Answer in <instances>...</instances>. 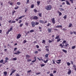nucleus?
<instances>
[{
	"mask_svg": "<svg viewBox=\"0 0 76 76\" xmlns=\"http://www.w3.org/2000/svg\"><path fill=\"white\" fill-rule=\"evenodd\" d=\"M37 3L38 5L39 6L40 4V1H37Z\"/></svg>",
	"mask_w": 76,
	"mask_h": 76,
	"instance_id": "17",
	"label": "nucleus"
},
{
	"mask_svg": "<svg viewBox=\"0 0 76 76\" xmlns=\"http://www.w3.org/2000/svg\"><path fill=\"white\" fill-rule=\"evenodd\" d=\"M50 76H54V75L53 73H51V74H50Z\"/></svg>",
	"mask_w": 76,
	"mask_h": 76,
	"instance_id": "44",
	"label": "nucleus"
},
{
	"mask_svg": "<svg viewBox=\"0 0 76 76\" xmlns=\"http://www.w3.org/2000/svg\"><path fill=\"white\" fill-rule=\"evenodd\" d=\"M51 29H52V28H48V32L49 33H50V32H51Z\"/></svg>",
	"mask_w": 76,
	"mask_h": 76,
	"instance_id": "12",
	"label": "nucleus"
},
{
	"mask_svg": "<svg viewBox=\"0 0 76 76\" xmlns=\"http://www.w3.org/2000/svg\"><path fill=\"white\" fill-rule=\"evenodd\" d=\"M5 62L3 63V64H6V63H7V60H5Z\"/></svg>",
	"mask_w": 76,
	"mask_h": 76,
	"instance_id": "36",
	"label": "nucleus"
},
{
	"mask_svg": "<svg viewBox=\"0 0 76 76\" xmlns=\"http://www.w3.org/2000/svg\"><path fill=\"white\" fill-rule=\"evenodd\" d=\"M19 8L18 6H17L15 8V9H18Z\"/></svg>",
	"mask_w": 76,
	"mask_h": 76,
	"instance_id": "57",
	"label": "nucleus"
},
{
	"mask_svg": "<svg viewBox=\"0 0 76 76\" xmlns=\"http://www.w3.org/2000/svg\"><path fill=\"white\" fill-rule=\"evenodd\" d=\"M70 1H71V3H73V0H69Z\"/></svg>",
	"mask_w": 76,
	"mask_h": 76,
	"instance_id": "41",
	"label": "nucleus"
},
{
	"mask_svg": "<svg viewBox=\"0 0 76 76\" xmlns=\"http://www.w3.org/2000/svg\"><path fill=\"white\" fill-rule=\"evenodd\" d=\"M71 70L69 69L68 72L67 73V74L68 75H70V74H71Z\"/></svg>",
	"mask_w": 76,
	"mask_h": 76,
	"instance_id": "14",
	"label": "nucleus"
},
{
	"mask_svg": "<svg viewBox=\"0 0 76 76\" xmlns=\"http://www.w3.org/2000/svg\"><path fill=\"white\" fill-rule=\"evenodd\" d=\"M36 47L37 48H39V46L38 45H36Z\"/></svg>",
	"mask_w": 76,
	"mask_h": 76,
	"instance_id": "62",
	"label": "nucleus"
},
{
	"mask_svg": "<svg viewBox=\"0 0 76 76\" xmlns=\"http://www.w3.org/2000/svg\"><path fill=\"white\" fill-rule=\"evenodd\" d=\"M42 43H45V40H43Z\"/></svg>",
	"mask_w": 76,
	"mask_h": 76,
	"instance_id": "45",
	"label": "nucleus"
},
{
	"mask_svg": "<svg viewBox=\"0 0 76 76\" xmlns=\"http://www.w3.org/2000/svg\"><path fill=\"white\" fill-rule=\"evenodd\" d=\"M49 55V53L48 54H45V57L46 58H47V57H48V56Z\"/></svg>",
	"mask_w": 76,
	"mask_h": 76,
	"instance_id": "18",
	"label": "nucleus"
},
{
	"mask_svg": "<svg viewBox=\"0 0 76 76\" xmlns=\"http://www.w3.org/2000/svg\"><path fill=\"white\" fill-rule=\"evenodd\" d=\"M58 28H62V25L58 26Z\"/></svg>",
	"mask_w": 76,
	"mask_h": 76,
	"instance_id": "60",
	"label": "nucleus"
},
{
	"mask_svg": "<svg viewBox=\"0 0 76 76\" xmlns=\"http://www.w3.org/2000/svg\"><path fill=\"white\" fill-rule=\"evenodd\" d=\"M16 12L15 11H14L12 12V15L13 16L14 15V14H15V13Z\"/></svg>",
	"mask_w": 76,
	"mask_h": 76,
	"instance_id": "32",
	"label": "nucleus"
},
{
	"mask_svg": "<svg viewBox=\"0 0 76 76\" xmlns=\"http://www.w3.org/2000/svg\"><path fill=\"white\" fill-rule=\"evenodd\" d=\"M75 48H76V46H74L72 47V49L73 50V49H75Z\"/></svg>",
	"mask_w": 76,
	"mask_h": 76,
	"instance_id": "28",
	"label": "nucleus"
},
{
	"mask_svg": "<svg viewBox=\"0 0 76 76\" xmlns=\"http://www.w3.org/2000/svg\"><path fill=\"white\" fill-rule=\"evenodd\" d=\"M35 25H39V22H36L35 23Z\"/></svg>",
	"mask_w": 76,
	"mask_h": 76,
	"instance_id": "30",
	"label": "nucleus"
},
{
	"mask_svg": "<svg viewBox=\"0 0 76 76\" xmlns=\"http://www.w3.org/2000/svg\"><path fill=\"white\" fill-rule=\"evenodd\" d=\"M72 26V23H69V27L70 28Z\"/></svg>",
	"mask_w": 76,
	"mask_h": 76,
	"instance_id": "20",
	"label": "nucleus"
},
{
	"mask_svg": "<svg viewBox=\"0 0 76 76\" xmlns=\"http://www.w3.org/2000/svg\"><path fill=\"white\" fill-rule=\"evenodd\" d=\"M15 72H16V70H13V71H12L10 75V76H12V74H13V73H14Z\"/></svg>",
	"mask_w": 76,
	"mask_h": 76,
	"instance_id": "10",
	"label": "nucleus"
},
{
	"mask_svg": "<svg viewBox=\"0 0 76 76\" xmlns=\"http://www.w3.org/2000/svg\"><path fill=\"white\" fill-rule=\"evenodd\" d=\"M61 1H66V4H67V5H70V3L69 2V1H68L67 0H60Z\"/></svg>",
	"mask_w": 76,
	"mask_h": 76,
	"instance_id": "4",
	"label": "nucleus"
},
{
	"mask_svg": "<svg viewBox=\"0 0 76 76\" xmlns=\"http://www.w3.org/2000/svg\"><path fill=\"white\" fill-rule=\"evenodd\" d=\"M4 75H7V72L6 71H5L4 72Z\"/></svg>",
	"mask_w": 76,
	"mask_h": 76,
	"instance_id": "23",
	"label": "nucleus"
},
{
	"mask_svg": "<svg viewBox=\"0 0 76 76\" xmlns=\"http://www.w3.org/2000/svg\"><path fill=\"white\" fill-rule=\"evenodd\" d=\"M10 4L11 6H12L13 4V2H11L10 3Z\"/></svg>",
	"mask_w": 76,
	"mask_h": 76,
	"instance_id": "51",
	"label": "nucleus"
},
{
	"mask_svg": "<svg viewBox=\"0 0 76 76\" xmlns=\"http://www.w3.org/2000/svg\"><path fill=\"white\" fill-rule=\"evenodd\" d=\"M63 18H64V19H66V18H67V15H65L63 17Z\"/></svg>",
	"mask_w": 76,
	"mask_h": 76,
	"instance_id": "27",
	"label": "nucleus"
},
{
	"mask_svg": "<svg viewBox=\"0 0 76 76\" xmlns=\"http://www.w3.org/2000/svg\"><path fill=\"white\" fill-rule=\"evenodd\" d=\"M34 32V30H31L30 31V32Z\"/></svg>",
	"mask_w": 76,
	"mask_h": 76,
	"instance_id": "34",
	"label": "nucleus"
},
{
	"mask_svg": "<svg viewBox=\"0 0 76 76\" xmlns=\"http://www.w3.org/2000/svg\"><path fill=\"white\" fill-rule=\"evenodd\" d=\"M61 40V39H57V42H59Z\"/></svg>",
	"mask_w": 76,
	"mask_h": 76,
	"instance_id": "59",
	"label": "nucleus"
},
{
	"mask_svg": "<svg viewBox=\"0 0 76 76\" xmlns=\"http://www.w3.org/2000/svg\"><path fill=\"white\" fill-rule=\"evenodd\" d=\"M62 50L63 51V52H64V53H67V51H66V50L62 49Z\"/></svg>",
	"mask_w": 76,
	"mask_h": 76,
	"instance_id": "25",
	"label": "nucleus"
},
{
	"mask_svg": "<svg viewBox=\"0 0 76 76\" xmlns=\"http://www.w3.org/2000/svg\"><path fill=\"white\" fill-rule=\"evenodd\" d=\"M32 71V70H31L27 71V73H31Z\"/></svg>",
	"mask_w": 76,
	"mask_h": 76,
	"instance_id": "39",
	"label": "nucleus"
},
{
	"mask_svg": "<svg viewBox=\"0 0 76 76\" xmlns=\"http://www.w3.org/2000/svg\"><path fill=\"white\" fill-rule=\"evenodd\" d=\"M38 53V51H36L34 52V54H37Z\"/></svg>",
	"mask_w": 76,
	"mask_h": 76,
	"instance_id": "61",
	"label": "nucleus"
},
{
	"mask_svg": "<svg viewBox=\"0 0 76 76\" xmlns=\"http://www.w3.org/2000/svg\"><path fill=\"white\" fill-rule=\"evenodd\" d=\"M45 50H46L48 52V51H49V49L48 48H46Z\"/></svg>",
	"mask_w": 76,
	"mask_h": 76,
	"instance_id": "54",
	"label": "nucleus"
},
{
	"mask_svg": "<svg viewBox=\"0 0 76 76\" xmlns=\"http://www.w3.org/2000/svg\"><path fill=\"white\" fill-rule=\"evenodd\" d=\"M0 63H3V59H2L0 61Z\"/></svg>",
	"mask_w": 76,
	"mask_h": 76,
	"instance_id": "38",
	"label": "nucleus"
},
{
	"mask_svg": "<svg viewBox=\"0 0 76 76\" xmlns=\"http://www.w3.org/2000/svg\"><path fill=\"white\" fill-rule=\"evenodd\" d=\"M52 61H53V64H56V63H55V61H54V60H53Z\"/></svg>",
	"mask_w": 76,
	"mask_h": 76,
	"instance_id": "48",
	"label": "nucleus"
},
{
	"mask_svg": "<svg viewBox=\"0 0 76 76\" xmlns=\"http://www.w3.org/2000/svg\"><path fill=\"white\" fill-rule=\"evenodd\" d=\"M62 30L64 31H66L67 30H66V29H65V28H64L62 29Z\"/></svg>",
	"mask_w": 76,
	"mask_h": 76,
	"instance_id": "50",
	"label": "nucleus"
},
{
	"mask_svg": "<svg viewBox=\"0 0 76 76\" xmlns=\"http://www.w3.org/2000/svg\"><path fill=\"white\" fill-rule=\"evenodd\" d=\"M17 4H18V5H20V3L18 2H17Z\"/></svg>",
	"mask_w": 76,
	"mask_h": 76,
	"instance_id": "47",
	"label": "nucleus"
},
{
	"mask_svg": "<svg viewBox=\"0 0 76 76\" xmlns=\"http://www.w3.org/2000/svg\"><path fill=\"white\" fill-rule=\"evenodd\" d=\"M57 61H59V62H57V61H56V63H57V64H60V62L61 61V59L60 60H57Z\"/></svg>",
	"mask_w": 76,
	"mask_h": 76,
	"instance_id": "11",
	"label": "nucleus"
},
{
	"mask_svg": "<svg viewBox=\"0 0 76 76\" xmlns=\"http://www.w3.org/2000/svg\"><path fill=\"white\" fill-rule=\"evenodd\" d=\"M27 10H28V9H27V8L25 9V12H24L25 13H26Z\"/></svg>",
	"mask_w": 76,
	"mask_h": 76,
	"instance_id": "49",
	"label": "nucleus"
},
{
	"mask_svg": "<svg viewBox=\"0 0 76 76\" xmlns=\"http://www.w3.org/2000/svg\"><path fill=\"white\" fill-rule=\"evenodd\" d=\"M26 42H27L26 41V40H24V41H23V43H26Z\"/></svg>",
	"mask_w": 76,
	"mask_h": 76,
	"instance_id": "58",
	"label": "nucleus"
},
{
	"mask_svg": "<svg viewBox=\"0 0 76 76\" xmlns=\"http://www.w3.org/2000/svg\"><path fill=\"white\" fill-rule=\"evenodd\" d=\"M25 17V15H23V16H20L19 18H18V19H22V18Z\"/></svg>",
	"mask_w": 76,
	"mask_h": 76,
	"instance_id": "19",
	"label": "nucleus"
},
{
	"mask_svg": "<svg viewBox=\"0 0 76 76\" xmlns=\"http://www.w3.org/2000/svg\"><path fill=\"white\" fill-rule=\"evenodd\" d=\"M34 60L33 61H31V62H32V63H35V61H37V58H36V57L35 56L34 57Z\"/></svg>",
	"mask_w": 76,
	"mask_h": 76,
	"instance_id": "9",
	"label": "nucleus"
},
{
	"mask_svg": "<svg viewBox=\"0 0 76 76\" xmlns=\"http://www.w3.org/2000/svg\"><path fill=\"white\" fill-rule=\"evenodd\" d=\"M21 53V52L19 51H17V53H14V54L15 55L16 54V55H19V54Z\"/></svg>",
	"mask_w": 76,
	"mask_h": 76,
	"instance_id": "6",
	"label": "nucleus"
},
{
	"mask_svg": "<svg viewBox=\"0 0 76 76\" xmlns=\"http://www.w3.org/2000/svg\"><path fill=\"white\" fill-rule=\"evenodd\" d=\"M12 29H13V27H11L10 28V29L8 31H10V32L11 31H12Z\"/></svg>",
	"mask_w": 76,
	"mask_h": 76,
	"instance_id": "21",
	"label": "nucleus"
},
{
	"mask_svg": "<svg viewBox=\"0 0 76 76\" xmlns=\"http://www.w3.org/2000/svg\"><path fill=\"white\" fill-rule=\"evenodd\" d=\"M23 24L21 23L20 24V27H22V26H23Z\"/></svg>",
	"mask_w": 76,
	"mask_h": 76,
	"instance_id": "43",
	"label": "nucleus"
},
{
	"mask_svg": "<svg viewBox=\"0 0 76 76\" xmlns=\"http://www.w3.org/2000/svg\"><path fill=\"white\" fill-rule=\"evenodd\" d=\"M21 36L22 35L20 34H18L17 37V39H19V38H20Z\"/></svg>",
	"mask_w": 76,
	"mask_h": 76,
	"instance_id": "7",
	"label": "nucleus"
},
{
	"mask_svg": "<svg viewBox=\"0 0 76 76\" xmlns=\"http://www.w3.org/2000/svg\"><path fill=\"white\" fill-rule=\"evenodd\" d=\"M40 73H41V72H39L37 73L36 75H39Z\"/></svg>",
	"mask_w": 76,
	"mask_h": 76,
	"instance_id": "64",
	"label": "nucleus"
},
{
	"mask_svg": "<svg viewBox=\"0 0 76 76\" xmlns=\"http://www.w3.org/2000/svg\"><path fill=\"white\" fill-rule=\"evenodd\" d=\"M45 9L46 10H51L52 7L51 5H48L45 7Z\"/></svg>",
	"mask_w": 76,
	"mask_h": 76,
	"instance_id": "2",
	"label": "nucleus"
},
{
	"mask_svg": "<svg viewBox=\"0 0 76 76\" xmlns=\"http://www.w3.org/2000/svg\"><path fill=\"white\" fill-rule=\"evenodd\" d=\"M59 37H60V36L59 35H58L55 38V39H58V38H59Z\"/></svg>",
	"mask_w": 76,
	"mask_h": 76,
	"instance_id": "33",
	"label": "nucleus"
},
{
	"mask_svg": "<svg viewBox=\"0 0 76 76\" xmlns=\"http://www.w3.org/2000/svg\"><path fill=\"white\" fill-rule=\"evenodd\" d=\"M12 60L13 61H16L17 60V58H13V59Z\"/></svg>",
	"mask_w": 76,
	"mask_h": 76,
	"instance_id": "22",
	"label": "nucleus"
},
{
	"mask_svg": "<svg viewBox=\"0 0 76 76\" xmlns=\"http://www.w3.org/2000/svg\"><path fill=\"white\" fill-rule=\"evenodd\" d=\"M16 76H20V75L18 73L16 74Z\"/></svg>",
	"mask_w": 76,
	"mask_h": 76,
	"instance_id": "55",
	"label": "nucleus"
},
{
	"mask_svg": "<svg viewBox=\"0 0 76 76\" xmlns=\"http://www.w3.org/2000/svg\"><path fill=\"white\" fill-rule=\"evenodd\" d=\"M34 11L35 13H37V12L38 11V10H37V9H34Z\"/></svg>",
	"mask_w": 76,
	"mask_h": 76,
	"instance_id": "29",
	"label": "nucleus"
},
{
	"mask_svg": "<svg viewBox=\"0 0 76 76\" xmlns=\"http://www.w3.org/2000/svg\"><path fill=\"white\" fill-rule=\"evenodd\" d=\"M26 58H29L31 57V56H30L28 55H26Z\"/></svg>",
	"mask_w": 76,
	"mask_h": 76,
	"instance_id": "15",
	"label": "nucleus"
},
{
	"mask_svg": "<svg viewBox=\"0 0 76 76\" xmlns=\"http://www.w3.org/2000/svg\"><path fill=\"white\" fill-rule=\"evenodd\" d=\"M48 61V59H47L46 60V61H44V62L45 63H47V62Z\"/></svg>",
	"mask_w": 76,
	"mask_h": 76,
	"instance_id": "31",
	"label": "nucleus"
},
{
	"mask_svg": "<svg viewBox=\"0 0 76 76\" xmlns=\"http://www.w3.org/2000/svg\"><path fill=\"white\" fill-rule=\"evenodd\" d=\"M5 60H9V58L7 57L5 58Z\"/></svg>",
	"mask_w": 76,
	"mask_h": 76,
	"instance_id": "56",
	"label": "nucleus"
},
{
	"mask_svg": "<svg viewBox=\"0 0 76 76\" xmlns=\"http://www.w3.org/2000/svg\"><path fill=\"white\" fill-rule=\"evenodd\" d=\"M38 17L37 16H34V17H31L30 18L31 19H34L35 20H37V19H38Z\"/></svg>",
	"mask_w": 76,
	"mask_h": 76,
	"instance_id": "3",
	"label": "nucleus"
},
{
	"mask_svg": "<svg viewBox=\"0 0 76 76\" xmlns=\"http://www.w3.org/2000/svg\"><path fill=\"white\" fill-rule=\"evenodd\" d=\"M51 20L53 24H54V23H56V22H55V19H54V18H53Z\"/></svg>",
	"mask_w": 76,
	"mask_h": 76,
	"instance_id": "8",
	"label": "nucleus"
},
{
	"mask_svg": "<svg viewBox=\"0 0 76 76\" xmlns=\"http://www.w3.org/2000/svg\"><path fill=\"white\" fill-rule=\"evenodd\" d=\"M58 13L59 14V16H61L62 15V13H61V12H59V11H58Z\"/></svg>",
	"mask_w": 76,
	"mask_h": 76,
	"instance_id": "13",
	"label": "nucleus"
},
{
	"mask_svg": "<svg viewBox=\"0 0 76 76\" xmlns=\"http://www.w3.org/2000/svg\"><path fill=\"white\" fill-rule=\"evenodd\" d=\"M39 16L40 17H42V13H39L38 14Z\"/></svg>",
	"mask_w": 76,
	"mask_h": 76,
	"instance_id": "26",
	"label": "nucleus"
},
{
	"mask_svg": "<svg viewBox=\"0 0 76 76\" xmlns=\"http://www.w3.org/2000/svg\"><path fill=\"white\" fill-rule=\"evenodd\" d=\"M39 22L40 23H41L43 24L44 23V21H42V20H39Z\"/></svg>",
	"mask_w": 76,
	"mask_h": 76,
	"instance_id": "16",
	"label": "nucleus"
},
{
	"mask_svg": "<svg viewBox=\"0 0 76 76\" xmlns=\"http://www.w3.org/2000/svg\"><path fill=\"white\" fill-rule=\"evenodd\" d=\"M22 22V20H19V22H18L19 23H20Z\"/></svg>",
	"mask_w": 76,
	"mask_h": 76,
	"instance_id": "53",
	"label": "nucleus"
},
{
	"mask_svg": "<svg viewBox=\"0 0 76 76\" xmlns=\"http://www.w3.org/2000/svg\"><path fill=\"white\" fill-rule=\"evenodd\" d=\"M45 64H41L40 65L41 66V67H44V66H45Z\"/></svg>",
	"mask_w": 76,
	"mask_h": 76,
	"instance_id": "24",
	"label": "nucleus"
},
{
	"mask_svg": "<svg viewBox=\"0 0 76 76\" xmlns=\"http://www.w3.org/2000/svg\"><path fill=\"white\" fill-rule=\"evenodd\" d=\"M67 64L68 66H69L70 65V63L69 62H67Z\"/></svg>",
	"mask_w": 76,
	"mask_h": 76,
	"instance_id": "37",
	"label": "nucleus"
},
{
	"mask_svg": "<svg viewBox=\"0 0 76 76\" xmlns=\"http://www.w3.org/2000/svg\"><path fill=\"white\" fill-rule=\"evenodd\" d=\"M31 7L32 9L33 8H34V4H32L31 5Z\"/></svg>",
	"mask_w": 76,
	"mask_h": 76,
	"instance_id": "35",
	"label": "nucleus"
},
{
	"mask_svg": "<svg viewBox=\"0 0 76 76\" xmlns=\"http://www.w3.org/2000/svg\"><path fill=\"white\" fill-rule=\"evenodd\" d=\"M51 41H52V42H54V38H53V39H51Z\"/></svg>",
	"mask_w": 76,
	"mask_h": 76,
	"instance_id": "46",
	"label": "nucleus"
},
{
	"mask_svg": "<svg viewBox=\"0 0 76 76\" xmlns=\"http://www.w3.org/2000/svg\"><path fill=\"white\" fill-rule=\"evenodd\" d=\"M31 24L32 27H35V23L34 21H32L31 22Z\"/></svg>",
	"mask_w": 76,
	"mask_h": 76,
	"instance_id": "5",
	"label": "nucleus"
},
{
	"mask_svg": "<svg viewBox=\"0 0 76 76\" xmlns=\"http://www.w3.org/2000/svg\"><path fill=\"white\" fill-rule=\"evenodd\" d=\"M65 44V45H64V44ZM62 44L63 45H62V44H61L59 45V46L60 47H61L62 48H63V47H64V45L65 47H67V46L69 45L67 43H66V40H64L63 41V42L62 43Z\"/></svg>",
	"mask_w": 76,
	"mask_h": 76,
	"instance_id": "1",
	"label": "nucleus"
},
{
	"mask_svg": "<svg viewBox=\"0 0 76 76\" xmlns=\"http://www.w3.org/2000/svg\"><path fill=\"white\" fill-rule=\"evenodd\" d=\"M31 59H28V60H27V61L28 62H29L30 61H31Z\"/></svg>",
	"mask_w": 76,
	"mask_h": 76,
	"instance_id": "52",
	"label": "nucleus"
},
{
	"mask_svg": "<svg viewBox=\"0 0 76 76\" xmlns=\"http://www.w3.org/2000/svg\"><path fill=\"white\" fill-rule=\"evenodd\" d=\"M29 0H27V1L26 2V4H29Z\"/></svg>",
	"mask_w": 76,
	"mask_h": 76,
	"instance_id": "40",
	"label": "nucleus"
},
{
	"mask_svg": "<svg viewBox=\"0 0 76 76\" xmlns=\"http://www.w3.org/2000/svg\"><path fill=\"white\" fill-rule=\"evenodd\" d=\"M71 63L72 64H73V61H71Z\"/></svg>",
	"mask_w": 76,
	"mask_h": 76,
	"instance_id": "63",
	"label": "nucleus"
},
{
	"mask_svg": "<svg viewBox=\"0 0 76 76\" xmlns=\"http://www.w3.org/2000/svg\"><path fill=\"white\" fill-rule=\"evenodd\" d=\"M48 42H49V43H51V42H52L50 40H48Z\"/></svg>",
	"mask_w": 76,
	"mask_h": 76,
	"instance_id": "42",
	"label": "nucleus"
}]
</instances>
